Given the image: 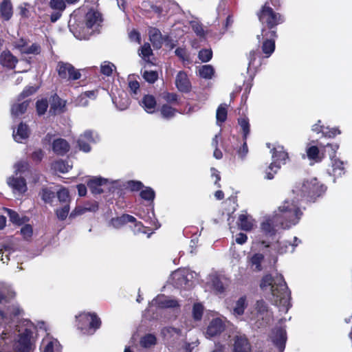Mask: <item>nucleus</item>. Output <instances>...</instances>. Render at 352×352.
<instances>
[{
	"label": "nucleus",
	"instance_id": "obj_30",
	"mask_svg": "<svg viewBox=\"0 0 352 352\" xmlns=\"http://www.w3.org/2000/svg\"><path fill=\"white\" fill-rule=\"evenodd\" d=\"M250 216L242 214L239 217V226L245 231H249L253 228L254 222Z\"/></svg>",
	"mask_w": 352,
	"mask_h": 352
},
{
	"label": "nucleus",
	"instance_id": "obj_60",
	"mask_svg": "<svg viewBox=\"0 0 352 352\" xmlns=\"http://www.w3.org/2000/svg\"><path fill=\"white\" fill-rule=\"evenodd\" d=\"M140 54L144 58H148L152 54V50L148 43H146L142 46Z\"/></svg>",
	"mask_w": 352,
	"mask_h": 352
},
{
	"label": "nucleus",
	"instance_id": "obj_56",
	"mask_svg": "<svg viewBox=\"0 0 352 352\" xmlns=\"http://www.w3.org/2000/svg\"><path fill=\"white\" fill-rule=\"evenodd\" d=\"M56 194L60 202L67 203L69 201V192L66 188H60Z\"/></svg>",
	"mask_w": 352,
	"mask_h": 352
},
{
	"label": "nucleus",
	"instance_id": "obj_26",
	"mask_svg": "<svg viewBox=\"0 0 352 352\" xmlns=\"http://www.w3.org/2000/svg\"><path fill=\"white\" fill-rule=\"evenodd\" d=\"M135 218L129 214H122L120 217L113 218L111 224L116 228H120L128 222H135Z\"/></svg>",
	"mask_w": 352,
	"mask_h": 352
},
{
	"label": "nucleus",
	"instance_id": "obj_21",
	"mask_svg": "<svg viewBox=\"0 0 352 352\" xmlns=\"http://www.w3.org/2000/svg\"><path fill=\"white\" fill-rule=\"evenodd\" d=\"M0 61L3 66L13 69L18 59L10 51H3L0 56Z\"/></svg>",
	"mask_w": 352,
	"mask_h": 352
},
{
	"label": "nucleus",
	"instance_id": "obj_12",
	"mask_svg": "<svg viewBox=\"0 0 352 352\" xmlns=\"http://www.w3.org/2000/svg\"><path fill=\"white\" fill-rule=\"evenodd\" d=\"M173 280L174 285L177 287L186 288L190 286V278L192 276L188 270H177L173 272Z\"/></svg>",
	"mask_w": 352,
	"mask_h": 352
},
{
	"label": "nucleus",
	"instance_id": "obj_7",
	"mask_svg": "<svg viewBox=\"0 0 352 352\" xmlns=\"http://www.w3.org/2000/svg\"><path fill=\"white\" fill-rule=\"evenodd\" d=\"M287 157V153L283 150V146H278L274 148L272 153L273 162L266 170L265 178L272 179L278 170L280 169V164H285Z\"/></svg>",
	"mask_w": 352,
	"mask_h": 352
},
{
	"label": "nucleus",
	"instance_id": "obj_62",
	"mask_svg": "<svg viewBox=\"0 0 352 352\" xmlns=\"http://www.w3.org/2000/svg\"><path fill=\"white\" fill-rule=\"evenodd\" d=\"M162 96L168 102H176L177 101V95L176 94L164 92Z\"/></svg>",
	"mask_w": 352,
	"mask_h": 352
},
{
	"label": "nucleus",
	"instance_id": "obj_61",
	"mask_svg": "<svg viewBox=\"0 0 352 352\" xmlns=\"http://www.w3.org/2000/svg\"><path fill=\"white\" fill-rule=\"evenodd\" d=\"M21 233L25 239L30 238L32 234V228L30 225H25L21 229Z\"/></svg>",
	"mask_w": 352,
	"mask_h": 352
},
{
	"label": "nucleus",
	"instance_id": "obj_2",
	"mask_svg": "<svg viewBox=\"0 0 352 352\" xmlns=\"http://www.w3.org/2000/svg\"><path fill=\"white\" fill-rule=\"evenodd\" d=\"M260 287L265 294L272 295V300L278 306L280 311L287 312L289 307L290 292L281 274H267L263 277Z\"/></svg>",
	"mask_w": 352,
	"mask_h": 352
},
{
	"label": "nucleus",
	"instance_id": "obj_51",
	"mask_svg": "<svg viewBox=\"0 0 352 352\" xmlns=\"http://www.w3.org/2000/svg\"><path fill=\"white\" fill-rule=\"evenodd\" d=\"M140 197L144 200L153 201L155 198V192L151 188L146 187L141 191Z\"/></svg>",
	"mask_w": 352,
	"mask_h": 352
},
{
	"label": "nucleus",
	"instance_id": "obj_11",
	"mask_svg": "<svg viewBox=\"0 0 352 352\" xmlns=\"http://www.w3.org/2000/svg\"><path fill=\"white\" fill-rule=\"evenodd\" d=\"M99 140L100 138L96 133L87 130L79 137L77 142L80 150L88 153L91 151L89 144L96 143Z\"/></svg>",
	"mask_w": 352,
	"mask_h": 352
},
{
	"label": "nucleus",
	"instance_id": "obj_20",
	"mask_svg": "<svg viewBox=\"0 0 352 352\" xmlns=\"http://www.w3.org/2000/svg\"><path fill=\"white\" fill-rule=\"evenodd\" d=\"M148 35L153 47L156 49L161 48L164 43V37L162 36L160 31L157 28H150Z\"/></svg>",
	"mask_w": 352,
	"mask_h": 352
},
{
	"label": "nucleus",
	"instance_id": "obj_46",
	"mask_svg": "<svg viewBox=\"0 0 352 352\" xmlns=\"http://www.w3.org/2000/svg\"><path fill=\"white\" fill-rule=\"evenodd\" d=\"M41 195L45 203H51L55 197V192L49 188H43Z\"/></svg>",
	"mask_w": 352,
	"mask_h": 352
},
{
	"label": "nucleus",
	"instance_id": "obj_35",
	"mask_svg": "<svg viewBox=\"0 0 352 352\" xmlns=\"http://www.w3.org/2000/svg\"><path fill=\"white\" fill-rule=\"evenodd\" d=\"M43 345H44V349L42 352H60V344L57 340H47L44 339Z\"/></svg>",
	"mask_w": 352,
	"mask_h": 352
},
{
	"label": "nucleus",
	"instance_id": "obj_48",
	"mask_svg": "<svg viewBox=\"0 0 352 352\" xmlns=\"http://www.w3.org/2000/svg\"><path fill=\"white\" fill-rule=\"evenodd\" d=\"M113 69H116L115 65L113 63L107 61H104L103 63H102L100 67V71L102 74L107 76H109L112 74Z\"/></svg>",
	"mask_w": 352,
	"mask_h": 352
},
{
	"label": "nucleus",
	"instance_id": "obj_6",
	"mask_svg": "<svg viewBox=\"0 0 352 352\" xmlns=\"http://www.w3.org/2000/svg\"><path fill=\"white\" fill-rule=\"evenodd\" d=\"M258 16L260 22L267 25L268 30H276V26L284 21V17L279 13L275 12L269 6L268 2L262 7L261 12L258 13Z\"/></svg>",
	"mask_w": 352,
	"mask_h": 352
},
{
	"label": "nucleus",
	"instance_id": "obj_23",
	"mask_svg": "<svg viewBox=\"0 0 352 352\" xmlns=\"http://www.w3.org/2000/svg\"><path fill=\"white\" fill-rule=\"evenodd\" d=\"M300 241L297 238H294V243H292L287 241H278L277 243V250L280 254H284L288 252H294V247H296Z\"/></svg>",
	"mask_w": 352,
	"mask_h": 352
},
{
	"label": "nucleus",
	"instance_id": "obj_37",
	"mask_svg": "<svg viewBox=\"0 0 352 352\" xmlns=\"http://www.w3.org/2000/svg\"><path fill=\"white\" fill-rule=\"evenodd\" d=\"M199 76L206 79H210L214 74V69L210 65L201 66L199 69Z\"/></svg>",
	"mask_w": 352,
	"mask_h": 352
},
{
	"label": "nucleus",
	"instance_id": "obj_14",
	"mask_svg": "<svg viewBox=\"0 0 352 352\" xmlns=\"http://www.w3.org/2000/svg\"><path fill=\"white\" fill-rule=\"evenodd\" d=\"M7 184L12 188L14 193L21 195L27 190L25 179L22 177H10L7 179Z\"/></svg>",
	"mask_w": 352,
	"mask_h": 352
},
{
	"label": "nucleus",
	"instance_id": "obj_31",
	"mask_svg": "<svg viewBox=\"0 0 352 352\" xmlns=\"http://www.w3.org/2000/svg\"><path fill=\"white\" fill-rule=\"evenodd\" d=\"M142 107L147 113H152L154 112L156 101L155 98L151 95H146L142 100Z\"/></svg>",
	"mask_w": 352,
	"mask_h": 352
},
{
	"label": "nucleus",
	"instance_id": "obj_63",
	"mask_svg": "<svg viewBox=\"0 0 352 352\" xmlns=\"http://www.w3.org/2000/svg\"><path fill=\"white\" fill-rule=\"evenodd\" d=\"M88 210H91V209L88 208H83L81 206H78L75 208V210L73 212H72V213L70 214V217H74L77 215L82 214L86 211H88Z\"/></svg>",
	"mask_w": 352,
	"mask_h": 352
},
{
	"label": "nucleus",
	"instance_id": "obj_55",
	"mask_svg": "<svg viewBox=\"0 0 352 352\" xmlns=\"http://www.w3.org/2000/svg\"><path fill=\"white\" fill-rule=\"evenodd\" d=\"M175 55L178 56L183 62H189L190 57L186 49L178 47L175 51Z\"/></svg>",
	"mask_w": 352,
	"mask_h": 352
},
{
	"label": "nucleus",
	"instance_id": "obj_36",
	"mask_svg": "<svg viewBox=\"0 0 352 352\" xmlns=\"http://www.w3.org/2000/svg\"><path fill=\"white\" fill-rule=\"evenodd\" d=\"M156 342V337L153 334L148 333L141 338L140 344L143 348L148 349L155 345Z\"/></svg>",
	"mask_w": 352,
	"mask_h": 352
},
{
	"label": "nucleus",
	"instance_id": "obj_52",
	"mask_svg": "<svg viewBox=\"0 0 352 352\" xmlns=\"http://www.w3.org/2000/svg\"><path fill=\"white\" fill-rule=\"evenodd\" d=\"M29 164L26 161H19L14 166L16 175L22 173L28 169Z\"/></svg>",
	"mask_w": 352,
	"mask_h": 352
},
{
	"label": "nucleus",
	"instance_id": "obj_43",
	"mask_svg": "<svg viewBox=\"0 0 352 352\" xmlns=\"http://www.w3.org/2000/svg\"><path fill=\"white\" fill-rule=\"evenodd\" d=\"M53 168L60 173H67L70 169L71 166L63 160H58L53 164Z\"/></svg>",
	"mask_w": 352,
	"mask_h": 352
},
{
	"label": "nucleus",
	"instance_id": "obj_25",
	"mask_svg": "<svg viewBox=\"0 0 352 352\" xmlns=\"http://www.w3.org/2000/svg\"><path fill=\"white\" fill-rule=\"evenodd\" d=\"M1 16L4 20H9L12 16V5L10 0H3L0 4Z\"/></svg>",
	"mask_w": 352,
	"mask_h": 352
},
{
	"label": "nucleus",
	"instance_id": "obj_9",
	"mask_svg": "<svg viewBox=\"0 0 352 352\" xmlns=\"http://www.w3.org/2000/svg\"><path fill=\"white\" fill-rule=\"evenodd\" d=\"M79 328L82 329L85 325H89V330L92 331L91 333L100 328L101 320L95 313H82L77 317Z\"/></svg>",
	"mask_w": 352,
	"mask_h": 352
},
{
	"label": "nucleus",
	"instance_id": "obj_3",
	"mask_svg": "<svg viewBox=\"0 0 352 352\" xmlns=\"http://www.w3.org/2000/svg\"><path fill=\"white\" fill-rule=\"evenodd\" d=\"M326 190V188L320 184L316 177H311L304 180L301 184L296 186L294 189L292 190V193L290 197L287 198L290 202L292 200L299 207V198H296L295 195L302 197H307L312 199L316 197H319Z\"/></svg>",
	"mask_w": 352,
	"mask_h": 352
},
{
	"label": "nucleus",
	"instance_id": "obj_38",
	"mask_svg": "<svg viewBox=\"0 0 352 352\" xmlns=\"http://www.w3.org/2000/svg\"><path fill=\"white\" fill-rule=\"evenodd\" d=\"M332 168H333V174L335 177L341 176L344 174V166L343 162L340 161L338 159H332Z\"/></svg>",
	"mask_w": 352,
	"mask_h": 352
},
{
	"label": "nucleus",
	"instance_id": "obj_4",
	"mask_svg": "<svg viewBox=\"0 0 352 352\" xmlns=\"http://www.w3.org/2000/svg\"><path fill=\"white\" fill-rule=\"evenodd\" d=\"M249 319L256 328H263L273 320V311L263 299L257 300L249 310Z\"/></svg>",
	"mask_w": 352,
	"mask_h": 352
},
{
	"label": "nucleus",
	"instance_id": "obj_1",
	"mask_svg": "<svg viewBox=\"0 0 352 352\" xmlns=\"http://www.w3.org/2000/svg\"><path fill=\"white\" fill-rule=\"evenodd\" d=\"M302 214L300 207L293 200L290 202L286 199L279 206L278 212L261 223V230L266 236H272L275 234L277 228L285 229L298 223Z\"/></svg>",
	"mask_w": 352,
	"mask_h": 352
},
{
	"label": "nucleus",
	"instance_id": "obj_24",
	"mask_svg": "<svg viewBox=\"0 0 352 352\" xmlns=\"http://www.w3.org/2000/svg\"><path fill=\"white\" fill-rule=\"evenodd\" d=\"M320 120L318 121V123L314 124L312 126V131L316 133H322V135L324 137L328 138H333L336 135V134H340V131L337 128H332L329 129V128H327V131H324V126L320 125Z\"/></svg>",
	"mask_w": 352,
	"mask_h": 352
},
{
	"label": "nucleus",
	"instance_id": "obj_50",
	"mask_svg": "<svg viewBox=\"0 0 352 352\" xmlns=\"http://www.w3.org/2000/svg\"><path fill=\"white\" fill-rule=\"evenodd\" d=\"M142 76L144 79L149 83H154L158 78L157 73L154 71H144Z\"/></svg>",
	"mask_w": 352,
	"mask_h": 352
},
{
	"label": "nucleus",
	"instance_id": "obj_19",
	"mask_svg": "<svg viewBox=\"0 0 352 352\" xmlns=\"http://www.w3.org/2000/svg\"><path fill=\"white\" fill-rule=\"evenodd\" d=\"M69 143L65 139L57 138L52 141V150L58 155H65L69 151Z\"/></svg>",
	"mask_w": 352,
	"mask_h": 352
},
{
	"label": "nucleus",
	"instance_id": "obj_33",
	"mask_svg": "<svg viewBox=\"0 0 352 352\" xmlns=\"http://www.w3.org/2000/svg\"><path fill=\"white\" fill-rule=\"evenodd\" d=\"M29 101L25 100L21 102L14 104L11 108V113L13 117H18L23 114L28 107Z\"/></svg>",
	"mask_w": 352,
	"mask_h": 352
},
{
	"label": "nucleus",
	"instance_id": "obj_28",
	"mask_svg": "<svg viewBox=\"0 0 352 352\" xmlns=\"http://www.w3.org/2000/svg\"><path fill=\"white\" fill-rule=\"evenodd\" d=\"M247 307L246 297H240L235 302L232 309V314L236 316H241Z\"/></svg>",
	"mask_w": 352,
	"mask_h": 352
},
{
	"label": "nucleus",
	"instance_id": "obj_13",
	"mask_svg": "<svg viewBox=\"0 0 352 352\" xmlns=\"http://www.w3.org/2000/svg\"><path fill=\"white\" fill-rule=\"evenodd\" d=\"M271 340L278 351L283 352L287 341V334L285 330L282 328L275 329L272 332Z\"/></svg>",
	"mask_w": 352,
	"mask_h": 352
},
{
	"label": "nucleus",
	"instance_id": "obj_54",
	"mask_svg": "<svg viewBox=\"0 0 352 352\" xmlns=\"http://www.w3.org/2000/svg\"><path fill=\"white\" fill-rule=\"evenodd\" d=\"M48 107L47 100L42 99L36 102V107L38 114L43 115L45 113Z\"/></svg>",
	"mask_w": 352,
	"mask_h": 352
},
{
	"label": "nucleus",
	"instance_id": "obj_10",
	"mask_svg": "<svg viewBox=\"0 0 352 352\" xmlns=\"http://www.w3.org/2000/svg\"><path fill=\"white\" fill-rule=\"evenodd\" d=\"M56 70L60 78L67 80H76L81 77L79 70L68 63L59 62Z\"/></svg>",
	"mask_w": 352,
	"mask_h": 352
},
{
	"label": "nucleus",
	"instance_id": "obj_17",
	"mask_svg": "<svg viewBox=\"0 0 352 352\" xmlns=\"http://www.w3.org/2000/svg\"><path fill=\"white\" fill-rule=\"evenodd\" d=\"M153 305L157 306L160 308H175L179 307L178 302L175 299L169 298L164 296H157L152 300Z\"/></svg>",
	"mask_w": 352,
	"mask_h": 352
},
{
	"label": "nucleus",
	"instance_id": "obj_22",
	"mask_svg": "<svg viewBox=\"0 0 352 352\" xmlns=\"http://www.w3.org/2000/svg\"><path fill=\"white\" fill-rule=\"evenodd\" d=\"M107 182V179L102 177H93L89 180L87 185L93 194L99 195L103 192L101 186Z\"/></svg>",
	"mask_w": 352,
	"mask_h": 352
},
{
	"label": "nucleus",
	"instance_id": "obj_39",
	"mask_svg": "<svg viewBox=\"0 0 352 352\" xmlns=\"http://www.w3.org/2000/svg\"><path fill=\"white\" fill-rule=\"evenodd\" d=\"M162 334L167 338H171L175 336L177 338L181 335V330L172 327H164L162 330Z\"/></svg>",
	"mask_w": 352,
	"mask_h": 352
},
{
	"label": "nucleus",
	"instance_id": "obj_53",
	"mask_svg": "<svg viewBox=\"0 0 352 352\" xmlns=\"http://www.w3.org/2000/svg\"><path fill=\"white\" fill-rule=\"evenodd\" d=\"M212 285L213 288L219 293H223L225 290V287L221 280L217 276L212 278Z\"/></svg>",
	"mask_w": 352,
	"mask_h": 352
},
{
	"label": "nucleus",
	"instance_id": "obj_29",
	"mask_svg": "<svg viewBox=\"0 0 352 352\" xmlns=\"http://www.w3.org/2000/svg\"><path fill=\"white\" fill-rule=\"evenodd\" d=\"M65 106V101L61 100L57 95H54L52 97L50 111H53L54 114L60 113L64 111Z\"/></svg>",
	"mask_w": 352,
	"mask_h": 352
},
{
	"label": "nucleus",
	"instance_id": "obj_8",
	"mask_svg": "<svg viewBox=\"0 0 352 352\" xmlns=\"http://www.w3.org/2000/svg\"><path fill=\"white\" fill-rule=\"evenodd\" d=\"M277 36L276 30H267L265 27L261 30V34L257 35V39L261 41V38H265L262 45L263 52L266 57H269L275 50L274 38Z\"/></svg>",
	"mask_w": 352,
	"mask_h": 352
},
{
	"label": "nucleus",
	"instance_id": "obj_45",
	"mask_svg": "<svg viewBox=\"0 0 352 352\" xmlns=\"http://www.w3.org/2000/svg\"><path fill=\"white\" fill-rule=\"evenodd\" d=\"M204 313V306L201 303H195L192 307V316L195 320H200Z\"/></svg>",
	"mask_w": 352,
	"mask_h": 352
},
{
	"label": "nucleus",
	"instance_id": "obj_18",
	"mask_svg": "<svg viewBox=\"0 0 352 352\" xmlns=\"http://www.w3.org/2000/svg\"><path fill=\"white\" fill-rule=\"evenodd\" d=\"M175 85L179 91L187 93L190 89V82L186 74L184 72H179L175 78Z\"/></svg>",
	"mask_w": 352,
	"mask_h": 352
},
{
	"label": "nucleus",
	"instance_id": "obj_64",
	"mask_svg": "<svg viewBox=\"0 0 352 352\" xmlns=\"http://www.w3.org/2000/svg\"><path fill=\"white\" fill-rule=\"evenodd\" d=\"M44 155V152L41 149H37L32 154V159L36 162H41Z\"/></svg>",
	"mask_w": 352,
	"mask_h": 352
},
{
	"label": "nucleus",
	"instance_id": "obj_15",
	"mask_svg": "<svg viewBox=\"0 0 352 352\" xmlns=\"http://www.w3.org/2000/svg\"><path fill=\"white\" fill-rule=\"evenodd\" d=\"M225 329L223 321L219 318L212 319L209 323L207 330L206 336L208 338L216 336L220 334Z\"/></svg>",
	"mask_w": 352,
	"mask_h": 352
},
{
	"label": "nucleus",
	"instance_id": "obj_40",
	"mask_svg": "<svg viewBox=\"0 0 352 352\" xmlns=\"http://www.w3.org/2000/svg\"><path fill=\"white\" fill-rule=\"evenodd\" d=\"M227 105L221 104L217 109L216 118L217 122H223L227 118Z\"/></svg>",
	"mask_w": 352,
	"mask_h": 352
},
{
	"label": "nucleus",
	"instance_id": "obj_42",
	"mask_svg": "<svg viewBox=\"0 0 352 352\" xmlns=\"http://www.w3.org/2000/svg\"><path fill=\"white\" fill-rule=\"evenodd\" d=\"M66 3L65 0H50L49 6L54 10L63 12L66 8Z\"/></svg>",
	"mask_w": 352,
	"mask_h": 352
},
{
	"label": "nucleus",
	"instance_id": "obj_47",
	"mask_svg": "<svg viewBox=\"0 0 352 352\" xmlns=\"http://www.w3.org/2000/svg\"><path fill=\"white\" fill-rule=\"evenodd\" d=\"M238 122L243 131V139L246 140L250 133V124L248 120L245 118H242L239 119Z\"/></svg>",
	"mask_w": 352,
	"mask_h": 352
},
{
	"label": "nucleus",
	"instance_id": "obj_57",
	"mask_svg": "<svg viewBox=\"0 0 352 352\" xmlns=\"http://www.w3.org/2000/svg\"><path fill=\"white\" fill-rule=\"evenodd\" d=\"M69 206L68 204L65 205L62 208L56 210V215L60 220H65L68 215Z\"/></svg>",
	"mask_w": 352,
	"mask_h": 352
},
{
	"label": "nucleus",
	"instance_id": "obj_58",
	"mask_svg": "<svg viewBox=\"0 0 352 352\" xmlns=\"http://www.w3.org/2000/svg\"><path fill=\"white\" fill-rule=\"evenodd\" d=\"M307 154L309 159L317 160L318 158L319 149L316 146H312L307 150Z\"/></svg>",
	"mask_w": 352,
	"mask_h": 352
},
{
	"label": "nucleus",
	"instance_id": "obj_32",
	"mask_svg": "<svg viewBox=\"0 0 352 352\" xmlns=\"http://www.w3.org/2000/svg\"><path fill=\"white\" fill-rule=\"evenodd\" d=\"M264 260V256L262 254L256 253L251 256L250 258V265L252 269L256 272L262 270L261 263Z\"/></svg>",
	"mask_w": 352,
	"mask_h": 352
},
{
	"label": "nucleus",
	"instance_id": "obj_41",
	"mask_svg": "<svg viewBox=\"0 0 352 352\" xmlns=\"http://www.w3.org/2000/svg\"><path fill=\"white\" fill-rule=\"evenodd\" d=\"M160 112H161L162 116L164 118L170 119V118H173L175 116L176 109L167 105V104H164L161 107Z\"/></svg>",
	"mask_w": 352,
	"mask_h": 352
},
{
	"label": "nucleus",
	"instance_id": "obj_34",
	"mask_svg": "<svg viewBox=\"0 0 352 352\" xmlns=\"http://www.w3.org/2000/svg\"><path fill=\"white\" fill-rule=\"evenodd\" d=\"M14 292L6 285L0 287V303H4L9 301L10 299L14 298Z\"/></svg>",
	"mask_w": 352,
	"mask_h": 352
},
{
	"label": "nucleus",
	"instance_id": "obj_59",
	"mask_svg": "<svg viewBox=\"0 0 352 352\" xmlns=\"http://www.w3.org/2000/svg\"><path fill=\"white\" fill-rule=\"evenodd\" d=\"M7 212L12 222L16 224H21L22 223L17 212L10 209H7Z\"/></svg>",
	"mask_w": 352,
	"mask_h": 352
},
{
	"label": "nucleus",
	"instance_id": "obj_5",
	"mask_svg": "<svg viewBox=\"0 0 352 352\" xmlns=\"http://www.w3.org/2000/svg\"><path fill=\"white\" fill-rule=\"evenodd\" d=\"M102 22V14L94 10H90L85 16L81 26L76 28L74 36L79 39H88L93 32L96 31Z\"/></svg>",
	"mask_w": 352,
	"mask_h": 352
},
{
	"label": "nucleus",
	"instance_id": "obj_16",
	"mask_svg": "<svg viewBox=\"0 0 352 352\" xmlns=\"http://www.w3.org/2000/svg\"><path fill=\"white\" fill-rule=\"evenodd\" d=\"M234 352H251L250 344L244 335H238L234 338Z\"/></svg>",
	"mask_w": 352,
	"mask_h": 352
},
{
	"label": "nucleus",
	"instance_id": "obj_44",
	"mask_svg": "<svg viewBox=\"0 0 352 352\" xmlns=\"http://www.w3.org/2000/svg\"><path fill=\"white\" fill-rule=\"evenodd\" d=\"M21 53V54H39L41 52V47L36 43H33L31 45H27Z\"/></svg>",
	"mask_w": 352,
	"mask_h": 352
},
{
	"label": "nucleus",
	"instance_id": "obj_49",
	"mask_svg": "<svg viewBox=\"0 0 352 352\" xmlns=\"http://www.w3.org/2000/svg\"><path fill=\"white\" fill-rule=\"evenodd\" d=\"M199 58L204 63L208 62L212 57V51L211 49H204L199 52Z\"/></svg>",
	"mask_w": 352,
	"mask_h": 352
},
{
	"label": "nucleus",
	"instance_id": "obj_27",
	"mask_svg": "<svg viewBox=\"0 0 352 352\" xmlns=\"http://www.w3.org/2000/svg\"><path fill=\"white\" fill-rule=\"evenodd\" d=\"M29 136V129L26 124L21 123L17 129L16 132L13 131V138L17 142H21L23 140L28 138Z\"/></svg>",
	"mask_w": 352,
	"mask_h": 352
}]
</instances>
